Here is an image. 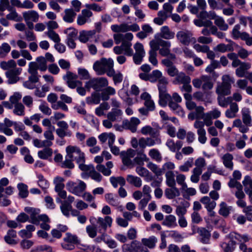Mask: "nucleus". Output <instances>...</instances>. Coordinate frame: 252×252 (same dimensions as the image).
I'll return each mask as SVG.
<instances>
[{"label": "nucleus", "mask_w": 252, "mask_h": 252, "mask_svg": "<svg viewBox=\"0 0 252 252\" xmlns=\"http://www.w3.org/2000/svg\"><path fill=\"white\" fill-rule=\"evenodd\" d=\"M13 112L18 116H24L25 115V106L22 103L15 104Z\"/></svg>", "instance_id": "64"}, {"label": "nucleus", "mask_w": 252, "mask_h": 252, "mask_svg": "<svg viewBox=\"0 0 252 252\" xmlns=\"http://www.w3.org/2000/svg\"><path fill=\"white\" fill-rule=\"evenodd\" d=\"M175 81H177L178 84H183L187 83H190L191 78L184 72H179L175 77Z\"/></svg>", "instance_id": "40"}, {"label": "nucleus", "mask_w": 252, "mask_h": 252, "mask_svg": "<svg viewBox=\"0 0 252 252\" xmlns=\"http://www.w3.org/2000/svg\"><path fill=\"white\" fill-rule=\"evenodd\" d=\"M236 245V242L233 239H230L228 243H222L220 246L224 252H233L235 249Z\"/></svg>", "instance_id": "36"}, {"label": "nucleus", "mask_w": 252, "mask_h": 252, "mask_svg": "<svg viewBox=\"0 0 252 252\" xmlns=\"http://www.w3.org/2000/svg\"><path fill=\"white\" fill-rule=\"evenodd\" d=\"M140 120L136 117H131L129 120H124L122 122V126L126 129L129 130L131 132L136 131L137 126L140 124Z\"/></svg>", "instance_id": "12"}, {"label": "nucleus", "mask_w": 252, "mask_h": 252, "mask_svg": "<svg viewBox=\"0 0 252 252\" xmlns=\"http://www.w3.org/2000/svg\"><path fill=\"white\" fill-rule=\"evenodd\" d=\"M16 63L13 60H10L7 62L2 61L0 63V67L3 70H9L11 69L16 68Z\"/></svg>", "instance_id": "52"}, {"label": "nucleus", "mask_w": 252, "mask_h": 252, "mask_svg": "<svg viewBox=\"0 0 252 252\" xmlns=\"http://www.w3.org/2000/svg\"><path fill=\"white\" fill-rule=\"evenodd\" d=\"M134 160L137 164L142 165L143 164V161H149V158L144 153V150L142 149L137 153V156L134 158Z\"/></svg>", "instance_id": "49"}, {"label": "nucleus", "mask_w": 252, "mask_h": 252, "mask_svg": "<svg viewBox=\"0 0 252 252\" xmlns=\"http://www.w3.org/2000/svg\"><path fill=\"white\" fill-rule=\"evenodd\" d=\"M231 88L230 78L226 75L223 77V82L220 85L217 87L216 93L218 95H228L231 94Z\"/></svg>", "instance_id": "8"}, {"label": "nucleus", "mask_w": 252, "mask_h": 252, "mask_svg": "<svg viewBox=\"0 0 252 252\" xmlns=\"http://www.w3.org/2000/svg\"><path fill=\"white\" fill-rule=\"evenodd\" d=\"M160 32V36L163 38L170 39L174 37V32L170 31L168 26H165L161 27Z\"/></svg>", "instance_id": "41"}, {"label": "nucleus", "mask_w": 252, "mask_h": 252, "mask_svg": "<svg viewBox=\"0 0 252 252\" xmlns=\"http://www.w3.org/2000/svg\"><path fill=\"white\" fill-rule=\"evenodd\" d=\"M238 110V104L235 102H232L230 105V108L226 110L225 112V116L228 118H233L236 117Z\"/></svg>", "instance_id": "30"}, {"label": "nucleus", "mask_w": 252, "mask_h": 252, "mask_svg": "<svg viewBox=\"0 0 252 252\" xmlns=\"http://www.w3.org/2000/svg\"><path fill=\"white\" fill-rule=\"evenodd\" d=\"M199 236V241L203 244H207L210 242L211 238L210 232L204 227H200L197 229Z\"/></svg>", "instance_id": "19"}, {"label": "nucleus", "mask_w": 252, "mask_h": 252, "mask_svg": "<svg viewBox=\"0 0 252 252\" xmlns=\"http://www.w3.org/2000/svg\"><path fill=\"white\" fill-rule=\"evenodd\" d=\"M24 210L30 214L31 221H30L34 224L38 225V221L37 219V217L36 216L39 213L40 210L30 207H26L25 208Z\"/></svg>", "instance_id": "20"}, {"label": "nucleus", "mask_w": 252, "mask_h": 252, "mask_svg": "<svg viewBox=\"0 0 252 252\" xmlns=\"http://www.w3.org/2000/svg\"><path fill=\"white\" fill-rule=\"evenodd\" d=\"M166 178V184L169 187L176 186L175 175L173 171H167L165 175Z\"/></svg>", "instance_id": "37"}, {"label": "nucleus", "mask_w": 252, "mask_h": 252, "mask_svg": "<svg viewBox=\"0 0 252 252\" xmlns=\"http://www.w3.org/2000/svg\"><path fill=\"white\" fill-rule=\"evenodd\" d=\"M57 125L59 128L56 129V133L60 138L63 139L65 136H71L72 132L68 129L69 126L65 121H59Z\"/></svg>", "instance_id": "10"}, {"label": "nucleus", "mask_w": 252, "mask_h": 252, "mask_svg": "<svg viewBox=\"0 0 252 252\" xmlns=\"http://www.w3.org/2000/svg\"><path fill=\"white\" fill-rule=\"evenodd\" d=\"M136 172L141 177H147L150 180H152V175L150 174L149 171L145 167L138 166L136 168Z\"/></svg>", "instance_id": "63"}, {"label": "nucleus", "mask_w": 252, "mask_h": 252, "mask_svg": "<svg viewBox=\"0 0 252 252\" xmlns=\"http://www.w3.org/2000/svg\"><path fill=\"white\" fill-rule=\"evenodd\" d=\"M170 188H167L165 190V195L169 199L174 198L176 196L180 195V193L178 188L174 186V187H170Z\"/></svg>", "instance_id": "31"}, {"label": "nucleus", "mask_w": 252, "mask_h": 252, "mask_svg": "<svg viewBox=\"0 0 252 252\" xmlns=\"http://www.w3.org/2000/svg\"><path fill=\"white\" fill-rule=\"evenodd\" d=\"M86 188V184L81 180H79L78 182L69 181L66 184L67 190L78 196L82 195V193L85 191Z\"/></svg>", "instance_id": "5"}, {"label": "nucleus", "mask_w": 252, "mask_h": 252, "mask_svg": "<svg viewBox=\"0 0 252 252\" xmlns=\"http://www.w3.org/2000/svg\"><path fill=\"white\" fill-rule=\"evenodd\" d=\"M161 63L167 67L165 70L170 77H176L179 72L177 68L174 65L173 63L169 59H163L161 61Z\"/></svg>", "instance_id": "15"}, {"label": "nucleus", "mask_w": 252, "mask_h": 252, "mask_svg": "<svg viewBox=\"0 0 252 252\" xmlns=\"http://www.w3.org/2000/svg\"><path fill=\"white\" fill-rule=\"evenodd\" d=\"M123 114L121 110L117 108H112L111 111L107 114V118L110 121L115 122Z\"/></svg>", "instance_id": "44"}, {"label": "nucleus", "mask_w": 252, "mask_h": 252, "mask_svg": "<svg viewBox=\"0 0 252 252\" xmlns=\"http://www.w3.org/2000/svg\"><path fill=\"white\" fill-rule=\"evenodd\" d=\"M98 138L101 144L105 143L106 141L108 140V145H111L112 144H114L115 141V136L111 132L102 133L98 135Z\"/></svg>", "instance_id": "21"}, {"label": "nucleus", "mask_w": 252, "mask_h": 252, "mask_svg": "<svg viewBox=\"0 0 252 252\" xmlns=\"http://www.w3.org/2000/svg\"><path fill=\"white\" fill-rule=\"evenodd\" d=\"M223 95H218L217 100L220 106L226 108L228 104L230 105L232 103V97L231 96L225 97Z\"/></svg>", "instance_id": "38"}, {"label": "nucleus", "mask_w": 252, "mask_h": 252, "mask_svg": "<svg viewBox=\"0 0 252 252\" xmlns=\"http://www.w3.org/2000/svg\"><path fill=\"white\" fill-rule=\"evenodd\" d=\"M84 172H89L88 177H90L93 180H94L97 182H100L102 180V176L101 174L96 171L94 166L90 164L87 170H84Z\"/></svg>", "instance_id": "23"}, {"label": "nucleus", "mask_w": 252, "mask_h": 252, "mask_svg": "<svg viewBox=\"0 0 252 252\" xmlns=\"http://www.w3.org/2000/svg\"><path fill=\"white\" fill-rule=\"evenodd\" d=\"M105 198L106 201L111 205L118 206L119 204V201L117 196H114L113 193H109L105 195Z\"/></svg>", "instance_id": "57"}, {"label": "nucleus", "mask_w": 252, "mask_h": 252, "mask_svg": "<svg viewBox=\"0 0 252 252\" xmlns=\"http://www.w3.org/2000/svg\"><path fill=\"white\" fill-rule=\"evenodd\" d=\"M28 72L30 74L29 76L28 80L34 83L39 81V77L40 76L38 75L37 70L35 69V66H29Z\"/></svg>", "instance_id": "34"}, {"label": "nucleus", "mask_w": 252, "mask_h": 252, "mask_svg": "<svg viewBox=\"0 0 252 252\" xmlns=\"http://www.w3.org/2000/svg\"><path fill=\"white\" fill-rule=\"evenodd\" d=\"M141 242L142 243L133 241L130 244L124 245V252H150L147 247L151 249L155 248L158 239L154 236H151L148 238L142 239Z\"/></svg>", "instance_id": "2"}, {"label": "nucleus", "mask_w": 252, "mask_h": 252, "mask_svg": "<svg viewBox=\"0 0 252 252\" xmlns=\"http://www.w3.org/2000/svg\"><path fill=\"white\" fill-rule=\"evenodd\" d=\"M168 106L174 113L180 116L184 115V111L182 108L176 102L171 100L169 102Z\"/></svg>", "instance_id": "46"}, {"label": "nucleus", "mask_w": 252, "mask_h": 252, "mask_svg": "<svg viewBox=\"0 0 252 252\" xmlns=\"http://www.w3.org/2000/svg\"><path fill=\"white\" fill-rule=\"evenodd\" d=\"M200 201L204 205V207L207 211L214 210L216 206V202L214 200H211L208 196L202 197Z\"/></svg>", "instance_id": "28"}, {"label": "nucleus", "mask_w": 252, "mask_h": 252, "mask_svg": "<svg viewBox=\"0 0 252 252\" xmlns=\"http://www.w3.org/2000/svg\"><path fill=\"white\" fill-rule=\"evenodd\" d=\"M215 24L221 31H226L228 28L227 24L225 23L224 19L221 17L218 16L215 19Z\"/></svg>", "instance_id": "62"}, {"label": "nucleus", "mask_w": 252, "mask_h": 252, "mask_svg": "<svg viewBox=\"0 0 252 252\" xmlns=\"http://www.w3.org/2000/svg\"><path fill=\"white\" fill-rule=\"evenodd\" d=\"M128 24L123 23L120 25H112L111 26V30L115 32H127Z\"/></svg>", "instance_id": "59"}, {"label": "nucleus", "mask_w": 252, "mask_h": 252, "mask_svg": "<svg viewBox=\"0 0 252 252\" xmlns=\"http://www.w3.org/2000/svg\"><path fill=\"white\" fill-rule=\"evenodd\" d=\"M57 202H62L61 210L62 213L66 217H69V212L72 210V205L66 202H62L59 198L57 199Z\"/></svg>", "instance_id": "42"}, {"label": "nucleus", "mask_w": 252, "mask_h": 252, "mask_svg": "<svg viewBox=\"0 0 252 252\" xmlns=\"http://www.w3.org/2000/svg\"><path fill=\"white\" fill-rule=\"evenodd\" d=\"M112 219L110 216H105L104 218H98L95 226L99 232H106L108 227H111Z\"/></svg>", "instance_id": "11"}, {"label": "nucleus", "mask_w": 252, "mask_h": 252, "mask_svg": "<svg viewBox=\"0 0 252 252\" xmlns=\"http://www.w3.org/2000/svg\"><path fill=\"white\" fill-rule=\"evenodd\" d=\"M165 77L162 76V72L158 70H154L150 73V81L151 83H155L157 81L159 82L161 78Z\"/></svg>", "instance_id": "53"}, {"label": "nucleus", "mask_w": 252, "mask_h": 252, "mask_svg": "<svg viewBox=\"0 0 252 252\" xmlns=\"http://www.w3.org/2000/svg\"><path fill=\"white\" fill-rule=\"evenodd\" d=\"M110 182L114 188H117L118 185L122 187L126 185V180L122 176H112L110 178Z\"/></svg>", "instance_id": "32"}, {"label": "nucleus", "mask_w": 252, "mask_h": 252, "mask_svg": "<svg viewBox=\"0 0 252 252\" xmlns=\"http://www.w3.org/2000/svg\"><path fill=\"white\" fill-rule=\"evenodd\" d=\"M251 67V65L250 63H243L241 65L236 69L235 73L236 76L238 77H245L246 70L249 69Z\"/></svg>", "instance_id": "35"}, {"label": "nucleus", "mask_w": 252, "mask_h": 252, "mask_svg": "<svg viewBox=\"0 0 252 252\" xmlns=\"http://www.w3.org/2000/svg\"><path fill=\"white\" fill-rule=\"evenodd\" d=\"M11 50L10 46L6 42L2 43L0 46V58L5 57Z\"/></svg>", "instance_id": "61"}, {"label": "nucleus", "mask_w": 252, "mask_h": 252, "mask_svg": "<svg viewBox=\"0 0 252 252\" xmlns=\"http://www.w3.org/2000/svg\"><path fill=\"white\" fill-rule=\"evenodd\" d=\"M21 68H15L11 69L5 72V75L8 78L7 83L13 84L17 83L20 79L19 75L21 73Z\"/></svg>", "instance_id": "13"}, {"label": "nucleus", "mask_w": 252, "mask_h": 252, "mask_svg": "<svg viewBox=\"0 0 252 252\" xmlns=\"http://www.w3.org/2000/svg\"><path fill=\"white\" fill-rule=\"evenodd\" d=\"M192 34L189 31H181L176 34L177 39L183 45H188L191 41Z\"/></svg>", "instance_id": "17"}, {"label": "nucleus", "mask_w": 252, "mask_h": 252, "mask_svg": "<svg viewBox=\"0 0 252 252\" xmlns=\"http://www.w3.org/2000/svg\"><path fill=\"white\" fill-rule=\"evenodd\" d=\"M223 164L225 168L231 171L233 169V156L229 153L225 154L222 157Z\"/></svg>", "instance_id": "24"}, {"label": "nucleus", "mask_w": 252, "mask_h": 252, "mask_svg": "<svg viewBox=\"0 0 252 252\" xmlns=\"http://www.w3.org/2000/svg\"><path fill=\"white\" fill-rule=\"evenodd\" d=\"M114 63L111 59L101 58L100 60L96 61L93 64V69L98 75H102L107 71V69L111 66Z\"/></svg>", "instance_id": "6"}, {"label": "nucleus", "mask_w": 252, "mask_h": 252, "mask_svg": "<svg viewBox=\"0 0 252 252\" xmlns=\"http://www.w3.org/2000/svg\"><path fill=\"white\" fill-rule=\"evenodd\" d=\"M93 16L92 12L88 9H84L81 11V14L77 17V23L78 25L82 26L86 23L91 22L90 18Z\"/></svg>", "instance_id": "16"}, {"label": "nucleus", "mask_w": 252, "mask_h": 252, "mask_svg": "<svg viewBox=\"0 0 252 252\" xmlns=\"http://www.w3.org/2000/svg\"><path fill=\"white\" fill-rule=\"evenodd\" d=\"M226 238H229L230 239H235L240 242H247L249 241V238L248 235L244 234L241 235L239 234L236 233H230L228 235L226 236Z\"/></svg>", "instance_id": "39"}, {"label": "nucleus", "mask_w": 252, "mask_h": 252, "mask_svg": "<svg viewBox=\"0 0 252 252\" xmlns=\"http://www.w3.org/2000/svg\"><path fill=\"white\" fill-rule=\"evenodd\" d=\"M101 98L100 93H93L91 96L86 98V102L88 104H98Z\"/></svg>", "instance_id": "47"}, {"label": "nucleus", "mask_w": 252, "mask_h": 252, "mask_svg": "<svg viewBox=\"0 0 252 252\" xmlns=\"http://www.w3.org/2000/svg\"><path fill=\"white\" fill-rule=\"evenodd\" d=\"M147 166L149 168L157 177L161 176L162 174V168H159L157 164L149 162Z\"/></svg>", "instance_id": "56"}, {"label": "nucleus", "mask_w": 252, "mask_h": 252, "mask_svg": "<svg viewBox=\"0 0 252 252\" xmlns=\"http://www.w3.org/2000/svg\"><path fill=\"white\" fill-rule=\"evenodd\" d=\"M162 224L168 227H174L177 226L176 217L172 215H169L165 217L162 222Z\"/></svg>", "instance_id": "33"}, {"label": "nucleus", "mask_w": 252, "mask_h": 252, "mask_svg": "<svg viewBox=\"0 0 252 252\" xmlns=\"http://www.w3.org/2000/svg\"><path fill=\"white\" fill-rule=\"evenodd\" d=\"M227 57L230 60L232 61V66L233 67H237L238 66H240L243 63H245V62H241L238 57V55L237 54L235 53H230L227 54Z\"/></svg>", "instance_id": "48"}, {"label": "nucleus", "mask_w": 252, "mask_h": 252, "mask_svg": "<svg viewBox=\"0 0 252 252\" xmlns=\"http://www.w3.org/2000/svg\"><path fill=\"white\" fill-rule=\"evenodd\" d=\"M53 154V150L50 148H45L42 150L38 152V157L43 159H46L51 157Z\"/></svg>", "instance_id": "54"}, {"label": "nucleus", "mask_w": 252, "mask_h": 252, "mask_svg": "<svg viewBox=\"0 0 252 252\" xmlns=\"http://www.w3.org/2000/svg\"><path fill=\"white\" fill-rule=\"evenodd\" d=\"M214 50L221 53H224L226 51H233L234 50L233 47L231 44H225L224 43H220L217 45L214 48Z\"/></svg>", "instance_id": "50"}, {"label": "nucleus", "mask_w": 252, "mask_h": 252, "mask_svg": "<svg viewBox=\"0 0 252 252\" xmlns=\"http://www.w3.org/2000/svg\"><path fill=\"white\" fill-rule=\"evenodd\" d=\"M36 62H32L29 63V66L31 67L35 66L36 70H40L42 71L46 70L47 68V62L45 58L43 56H40L36 59Z\"/></svg>", "instance_id": "18"}, {"label": "nucleus", "mask_w": 252, "mask_h": 252, "mask_svg": "<svg viewBox=\"0 0 252 252\" xmlns=\"http://www.w3.org/2000/svg\"><path fill=\"white\" fill-rule=\"evenodd\" d=\"M168 81L166 77H163L159 80L158 84V87L159 92V94L162 96L166 94H169L167 93V85Z\"/></svg>", "instance_id": "27"}, {"label": "nucleus", "mask_w": 252, "mask_h": 252, "mask_svg": "<svg viewBox=\"0 0 252 252\" xmlns=\"http://www.w3.org/2000/svg\"><path fill=\"white\" fill-rule=\"evenodd\" d=\"M113 37L116 44H119L122 42L121 46H117L113 48V51L116 54L120 55L124 52V54L126 56L133 55V51L131 48V41L133 38V35L131 33L114 34Z\"/></svg>", "instance_id": "1"}, {"label": "nucleus", "mask_w": 252, "mask_h": 252, "mask_svg": "<svg viewBox=\"0 0 252 252\" xmlns=\"http://www.w3.org/2000/svg\"><path fill=\"white\" fill-rule=\"evenodd\" d=\"M65 15L63 17L64 21L67 23H72L76 15L73 9H66L64 10Z\"/></svg>", "instance_id": "45"}, {"label": "nucleus", "mask_w": 252, "mask_h": 252, "mask_svg": "<svg viewBox=\"0 0 252 252\" xmlns=\"http://www.w3.org/2000/svg\"><path fill=\"white\" fill-rule=\"evenodd\" d=\"M63 32L67 35L66 43L68 47L71 49L75 48V40L77 39V30L74 28L70 27L64 30Z\"/></svg>", "instance_id": "9"}, {"label": "nucleus", "mask_w": 252, "mask_h": 252, "mask_svg": "<svg viewBox=\"0 0 252 252\" xmlns=\"http://www.w3.org/2000/svg\"><path fill=\"white\" fill-rule=\"evenodd\" d=\"M149 156L154 160L157 162H160L162 160V156L158 149H152L149 151Z\"/></svg>", "instance_id": "60"}, {"label": "nucleus", "mask_w": 252, "mask_h": 252, "mask_svg": "<svg viewBox=\"0 0 252 252\" xmlns=\"http://www.w3.org/2000/svg\"><path fill=\"white\" fill-rule=\"evenodd\" d=\"M23 16L25 21H31L36 22L38 21L39 18L38 14L34 10L23 12Z\"/></svg>", "instance_id": "29"}, {"label": "nucleus", "mask_w": 252, "mask_h": 252, "mask_svg": "<svg viewBox=\"0 0 252 252\" xmlns=\"http://www.w3.org/2000/svg\"><path fill=\"white\" fill-rule=\"evenodd\" d=\"M219 214L224 218L227 217L232 210V207L228 206L225 202H221L220 205Z\"/></svg>", "instance_id": "25"}, {"label": "nucleus", "mask_w": 252, "mask_h": 252, "mask_svg": "<svg viewBox=\"0 0 252 252\" xmlns=\"http://www.w3.org/2000/svg\"><path fill=\"white\" fill-rule=\"evenodd\" d=\"M126 180L129 184L135 187L139 188L142 186V180L138 177L134 176L132 175H128Z\"/></svg>", "instance_id": "43"}, {"label": "nucleus", "mask_w": 252, "mask_h": 252, "mask_svg": "<svg viewBox=\"0 0 252 252\" xmlns=\"http://www.w3.org/2000/svg\"><path fill=\"white\" fill-rule=\"evenodd\" d=\"M217 17L216 13L213 11L207 12L206 10H203L199 14V17L201 19L215 20Z\"/></svg>", "instance_id": "51"}, {"label": "nucleus", "mask_w": 252, "mask_h": 252, "mask_svg": "<svg viewBox=\"0 0 252 252\" xmlns=\"http://www.w3.org/2000/svg\"><path fill=\"white\" fill-rule=\"evenodd\" d=\"M100 91L101 98L103 101L109 100L110 95H113L116 94L115 89L111 86H108V85Z\"/></svg>", "instance_id": "22"}, {"label": "nucleus", "mask_w": 252, "mask_h": 252, "mask_svg": "<svg viewBox=\"0 0 252 252\" xmlns=\"http://www.w3.org/2000/svg\"><path fill=\"white\" fill-rule=\"evenodd\" d=\"M66 152L68 154L70 158H73L79 164V169L84 171L87 170L90 165L84 164L85 162L84 154L81 152L80 149L77 146H68L66 148Z\"/></svg>", "instance_id": "3"}, {"label": "nucleus", "mask_w": 252, "mask_h": 252, "mask_svg": "<svg viewBox=\"0 0 252 252\" xmlns=\"http://www.w3.org/2000/svg\"><path fill=\"white\" fill-rule=\"evenodd\" d=\"M78 76L76 74H75L70 71H67L66 75L63 77V79L66 80L68 86L71 89H74L78 85H82V82L81 81L76 80Z\"/></svg>", "instance_id": "14"}, {"label": "nucleus", "mask_w": 252, "mask_h": 252, "mask_svg": "<svg viewBox=\"0 0 252 252\" xmlns=\"http://www.w3.org/2000/svg\"><path fill=\"white\" fill-rule=\"evenodd\" d=\"M108 84V81L106 78L102 77L93 78L85 83V88L89 90L92 88L96 92H99Z\"/></svg>", "instance_id": "4"}, {"label": "nucleus", "mask_w": 252, "mask_h": 252, "mask_svg": "<svg viewBox=\"0 0 252 252\" xmlns=\"http://www.w3.org/2000/svg\"><path fill=\"white\" fill-rule=\"evenodd\" d=\"M242 116L243 123L247 126H252V118L249 108H244L242 110Z\"/></svg>", "instance_id": "26"}, {"label": "nucleus", "mask_w": 252, "mask_h": 252, "mask_svg": "<svg viewBox=\"0 0 252 252\" xmlns=\"http://www.w3.org/2000/svg\"><path fill=\"white\" fill-rule=\"evenodd\" d=\"M17 188L19 191V195L21 198H26L29 194L28 186L24 183H19L17 185Z\"/></svg>", "instance_id": "55"}, {"label": "nucleus", "mask_w": 252, "mask_h": 252, "mask_svg": "<svg viewBox=\"0 0 252 252\" xmlns=\"http://www.w3.org/2000/svg\"><path fill=\"white\" fill-rule=\"evenodd\" d=\"M63 242L61 244L62 247L65 250L71 251L75 249V245L79 243V240L76 235L69 232L65 234L63 239Z\"/></svg>", "instance_id": "7"}, {"label": "nucleus", "mask_w": 252, "mask_h": 252, "mask_svg": "<svg viewBox=\"0 0 252 252\" xmlns=\"http://www.w3.org/2000/svg\"><path fill=\"white\" fill-rule=\"evenodd\" d=\"M201 79L203 82L202 88L204 91H207L212 89L213 84L210 81V77L203 75L201 77Z\"/></svg>", "instance_id": "58"}]
</instances>
